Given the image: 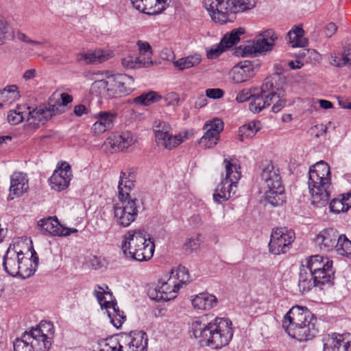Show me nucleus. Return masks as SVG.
Segmentation results:
<instances>
[{"mask_svg":"<svg viewBox=\"0 0 351 351\" xmlns=\"http://www.w3.org/2000/svg\"><path fill=\"white\" fill-rule=\"evenodd\" d=\"M189 332L202 346H210L215 349L227 346L233 336L232 322L229 319L216 317L208 322L207 315L192 319Z\"/></svg>","mask_w":351,"mask_h":351,"instance_id":"f257e3e1","label":"nucleus"},{"mask_svg":"<svg viewBox=\"0 0 351 351\" xmlns=\"http://www.w3.org/2000/svg\"><path fill=\"white\" fill-rule=\"evenodd\" d=\"M134 175L121 172L118 185V199L114 204V220L120 226L128 227L135 221L138 213V200L132 198L130 193L134 186Z\"/></svg>","mask_w":351,"mask_h":351,"instance_id":"f03ea898","label":"nucleus"},{"mask_svg":"<svg viewBox=\"0 0 351 351\" xmlns=\"http://www.w3.org/2000/svg\"><path fill=\"white\" fill-rule=\"evenodd\" d=\"M308 184L312 204L317 207L326 205L331 187V173L327 162L321 160L310 168Z\"/></svg>","mask_w":351,"mask_h":351,"instance_id":"7ed1b4c3","label":"nucleus"},{"mask_svg":"<svg viewBox=\"0 0 351 351\" xmlns=\"http://www.w3.org/2000/svg\"><path fill=\"white\" fill-rule=\"evenodd\" d=\"M53 326L43 321L36 328L25 332L14 342V351H48L51 346Z\"/></svg>","mask_w":351,"mask_h":351,"instance_id":"20e7f679","label":"nucleus"},{"mask_svg":"<svg viewBox=\"0 0 351 351\" xmlns=\"http://www.w3.org/2000/svg\"><path fill=\"white\" fill-rule=\"evenodd\" d=\"M274 103L272 111L278 112L286 104L285 90L274 86L269 79L265 80L261 88L252 89V99L249 104L250 111L258 113Z\"/></svg>","mask_w":351,"mask_h":351,"instance_id":"39448f33","label":"nucleus"},{"mask_svg":"<svg viewBox=\"0 0 351 351\" xmlns=\"http://www.w3.org/2000/svg\"><path fill=\"white\" fill-rule=\"evenodd\" d=\"M260 176L267 202L274 206L283 205L286 195L279 168L271 162H267L262 166Z\"/></svg>","mask_w":351,"mask_h":351,"instance_id":"423d86ee","label":"nucleus"},{"mask_svg":"<svg viewBox=\"0 0 351 351\" xmlns=\"http://www.w3.org/2000/svg\"><path fill=\"white\" fill-rule=\"evenodd\" d=\"M121 249L126 257L138 261H146L154 255L155 245L147 239L145 230H130L123 237Z\"/></svg>","mask_w":351,"mask_h":351,"instance_id":"0eeeda50","label":"nucleus"},{"mask_svg":"<svg viewBox=\"0 0 351 351\" xmlns=\"http://www.w3.org/2000/svg\"><path fill=\"white\" fill-rule=\"evenodd\" d=\"M148 338L143 331H132L119 339L112 336L99 343V351H147Z\"/></svg>","mask_w":351,"mask_h":351,"instance_id":"6e6552de","label":"nucleus"},{"mask_svg":"<svg viewBox=\"0 0 351 351\" xmlns=\"http://www.w3.org/2000/svg\"><path fill=\"white\" fill-rule=\"evenodd\" d=\"M256 0H204V5L215 22L226 23L229 14L253 8Z\"/></svg>","mask_w":351,"mask_h":351,"instance_id":"1a4fd4ad","label":"nucleus"},{"mask_svg":"<svg viewBox=\"0 0 351 351\" xmlns=\"http://www.w3.org/2000/svg\"><path fill=\"white\" fill-rule=\"evenodd\" d=\"M223 165L226 177L219 184L213 194V199L217 203L227 201L235 194L238 181L241 177L240 166L234 158H224Z\"/></svg>","mask_w":351,"mask_h":351,"instance_id":"9d476101","label":"nucleus"},{"mask_svg":"<svg viewBox=\"0 0 351 351\" xmlns=\"http://www.w3.org/2000/svg\"><path fill=\"white\" fill-rule=\"evenodd\" d=\"M304 265L309 269L315 281L322 285L333 282L335 270L332 261L328 257L319 255L312 256L305 261Z\"/></svg>","mask_w":351,"mask_h":351,"instance_id":"9b49d317","label":"nucleus"},{"mask_svg":"<svg viewBox=\"0 0 351 351\" xmlns=\"http://www.w3.org/2000/svg\"><path fill=\"white\" fill-rule=\"evenodd\" d=\"M278 36L272 29H267L258 34L253 42H250L243 48L240 47L237 51L241 56H251L256 53L271 51L275 45Z\"/></svg>","mask_w":351,"mask_h":351,"instance_id":"f8f14e48","label":"nucleus"},{"mask_svg":"<svg viewBox=\"0 0 351 351\" xmlns=\"http://www.w3.org/2000/svg\"><path fill=\"white\" fill-rule=\"evenodd\" d=\"M295 239V232L291 229L285 227L273 229L269 243V252L275 255L287 253Z\"/></svg>","mask_w":351,"mask_h":351,"instance_id":"ddd939ff","label":"nucleus"},{"mask_svg":"<svg viewBox=\"0 0 351 351\" xmlns=\"http://www.w3.org/2000/svg\"><path fill=\"white\" fill-rule=\"evenodd\" d=\"M179 289L175 279L166 276L158 280L154 288L149 289L148 294L154 300L169 301L176 298Z\"/></svg>","mask_w":351,"mask_h":351,"instance_id":"4468645a","label":"nucleus"},{"mask_svg":"<svg viewBox=\"0 0 351 351\" xmlns=\"http://www.w3.org/2000/svg\"><path fill=\"white\" fill-rule=\"evenodd\" d=\"M108 97H118L130 94L133 90L132 77L123 74L108 75Z\"/></svg>","mask_w":351,"mask_h":351,"instance_id":"2eb2a0df","label":"nucleus"},{"mask_svg":"<svg viewBox=\"0 0 351 351\" xmlns=\"http://www.w3.org/2000/svg\"><path fill=\"white\" fill-rule=\"evenodd\" d=\"M53 110L45 105H41L32 110H29L27 117V123L24 125V130L27 134H32L40 125L52 117Z\"/></svg>","mask_w":351,"mask_h":351,"instance_id":"dca6fc26","label":"nucleus"},{"mask_svg":"<svg viewBox=\"0 0 351 351\" xmlns=\"http://www.w3.org/2000/svg\"><path fill=\"white\" fill-rule=\"evenodd\" d=\"M223 129V122L220 119H214L206 122L203 128L205 134L199 141V145L204 149L215 147L219 140L220 133Z\"/></svg>","mask_w":351,"mask_h":351,"instance_id":"f3484780","label":"nucleus"},{"mask_svg":"<svg viewBox=\"0 0 351 351\" xmlns=\"http://www.w3.org/2000/svg\"><path fill=\"white\" fill-rule=\"evenodd\" d=\"M72 178L71 165L66 162L58 163L49 182L52 189L61 191L66 189Z\"/></svg>","mask_w":351,"mask_h":351,"instance_id":"a211bd4d","label":"nucleus"},{"mask_svg":"<svg viewBox=\"0 0 351 351\" xmlns=\"http://www.w3.org/2000/svg\"><path fill=\"white\" fill-rule=\"evenodd\" d=\"M316 321L314 315L306 308L301 306H294L286 313L282 321V328H287L294 325L309 323Z\"/></svg>","mask_w":351,"mask_h":351,"instance_id":"6ab92c4d","label":"nucleus"},{"mask_svg":"<svg viewBox=\"0 0 351 351\" xmlns=\"http://www.w3.org/2000/svg\"><path fill=\"white\" fill-rule=\"evenodd\" d=\"M315 322L311 321L309 323L294 325L285 328V330L291 338L299 341H308L313 339L317 332Z\"/></svg>","mask_w":351,"mask_h":351,"instance_id":"aec40b11","label":"nucleus"},{"mask_svg":"<svg viewBox=\"0 0 351 351\" xmlns=\"http://www.w3.org/2000/svg\"><path fill=\"white\" fill-rule=\"evenodd\" d=\"M193 134V132L189 130L180 132L176 135H173L170 132L156 138L155 141L158 147L167 150H172L188 140Z\"/></svg>","mask_w":351,"mask_h":351,"instance_id":"412c9836","label":"nucleus"},{"mask_svg":"<svg viewBox=\"0 0 351 351\" xmlns=\"http://www.w3.org/2000/svg\"><path fill=\"white\" fill-rule=\"evenodd\" d=\"M324 351H351V334H332L326 339Z\"/></svg>","mask_w":351,"mask_h":351,"instance_id":"4be33fe9","label":"nucleus"},{"mask_svg":"<svg viewBox=\"0 0 351 351\" xmlns=\"http://www.w3.org/2000/svg\"><path fill=\"white\" fill-rule=\"evenodd\" d=\"M22 251L19 245H10L3 257L4 270L10 276H16L19 274V261L22 260Z\"/></svg>","mask_w":351,"mask_h":351,"instance_id":"5701e85b","label":"nucleus"},{"mask_svg":"<svg viewBox=\"0 0 351 351\" xmlns=\"http://www.w3.org/2000/svg\"><path fill=\"white\" fill-rule=\"evenodd\" d=\"M134 7L147 14L161 13L167 5V0H130Z\"/></svg>","mask_w":351,"mask_h":351,"instance_id":"b1692460","label":"nucleus"},{"mask_svg":"<svg viewBox=\"0 0 351 351\" xmlns=\"http://www.w3.org/2000/svg\"><path fill=\"white\" fill-rule=\"evenodd\" d=\"M230 75L235 83L246 82L254 75V65L250 61L241 62L232 69Z\"/></svg>","mask_w":351,"mask_h":351,"instance_id":"393cba45","label":"nucleus"},{"mask_svg":"<svg viewBox=\"0 0 351 351\" xmlns=\"http://www.w3.org/2000/svg\"><path fill=\"white\" fill-rule=\"evenodd\" d=\"M94 117L97 121L92 126V131L95 134L99 135L112 128L116 114L110 112L104 111L95 114Z\"/></svg>","mask_w":351,"mask_h":351,"instance_id":"a878e982","label":"nucleus"},{"mask_svg":"<svg viewBox=\"0 0 351 351\" xmlns=\"http://www.w3.org/2000/svg\"><path fill=\"white\" fill-rule=\"evenodd\" d=\"M191 304L194 309L209 311L217 306V297L208 292H202L192 297Z\"/></svg>","mask_w":351,"mask_h":351,"instance_id":"bb28decb","label":"nucleus"},{"mask_svg":"<svg viewBox=\"0 0 351 351\" xmlns=\"http://www.w3.org/2000/svg\"><path fill=\"white\" fill-rule=\"evenodd\" d=\"M29 189V182L27 175L21 172H14L10 177V191L11 195L20 197Z\"/></svg>","mask_w":351,"mask_h":351,"instance_id":"cd10ccee","label":"nucleus"},{"mask_svg":"<svg viewBox=\"0 0 351 351\" xmlns=\"http://www.w3.org/2000/svg\"><path fill=\"white\" fill-rule=\"evenodd\" d=\"M339 237L338 232L333 228L322 230L316 237L315 241L320 248L325 251H330L335 248Z\"/></svg>","mask_w":351,"mask_h":351,"instance_id":"c85d7f7f","label":"nucleus"},{"mask_svg":"<svg viewBox=\"0 0 351 351\" xmlns=\"http://www.w3.org/2000/svg\"><path fill=\"white\" fill-rule=\"evenodd\" d=\"M320 283L315 281L314 276L306 267L304 263H302L300 268L298 287L302 294L310 291L314 287L321 286Z\"/></svg>","mask_w":351,"mask_h":351,"instance_id":"c756f323","label":"nucleus"},{"mask_svg":"<svg viewBox=\"0 0 351 351\" xmlns=\"http://www.w3.org/2000/svg\"><path fill=\"white\" fill-rule=\"evenodd\" d=\"M107 141L114 150L123 151L133 145L136 142V138L131 132L125 131Z\"/></svg>","mask_w":351,"mask_h":351,"instance_id":"7c9ffc66","label":"nucleus"},{"mask_svg":"<svg viewBox=\"0 0 351 351\" xmlns=\"http://www.w3.org/2000/svg\"><path fill=\"white\" fill-rule=\"evenodd\" d=\"M112 57V52L108 50L97 49L80 53L77 56L78 61H84L86 64L102 63Z\"/></svg>","mask_w":351,"mask_h":351,"instance_id":"2f4dec72","label":"nucleus"},{"mask_svg":"<svg viewBox=\"0 0 351 351\" xmlns=\"http://www.w3.org/2000/svg\"><path fill=\"white\" fill-rule=\"evenodd\" d=\"M330 63L337 67L351 65V42L343 44L341 51H335L330 53Z\"/></svg>","mask_w":351,"mask_h":351,"instance_id":"473e14b6","label":"nucleus"},{"mask_svg":"<svg viewBox=\"0 0 351 351\" xmlns=\"http://www.w3.org/2000/svg\"><path fill=\"white\" fill-rule=\"evenodd\" d=\"M22 260L19 261V274L17 276L26 278L33 275L36 271L38 263V257L35 252L32 254V261L30 258L25 257L23 252H22Z\"/></svg>","mask_w":351,"mask_h":351,"instance_id":"72a5a7b5","label":"nucleus"},{"mask_svg":"<svg viewBox=\"0 0 351 351\" xmlns=\"http://www.w3.org/2000/svg\"><path fill=\"white\" fill-rule=\"evenodd\" d=\"M38 225L45 232L52 235L60 236V234H68L56 218L49 217L41 219L38 221Z\"/></svg>","mask_w":351,"mask_h":351,"instance_id":"f704fd0d","label":"nucleus"},{"mask_svg":"<svg viewBox=\"0 0 351 351\" xmlns=\"http://www.w3.org/2000/svg\"><path fill=\"white\" fill-rule=\"evenodd\" d=\"M105 308L112 325L117 328H120L125 320L124 312L121 311L114 302H106Z\"/></svg>","mask_w":351,"mask_h":351,"instance_id":"c9c22d12","label":"nucleus"},{"mask_svg":"<svg viewBox=\"0 0 351 351\" xmlns=\"http://www.w3.org/2000/svg\"><path fill=\"white\" fill-rule=\"evenodd\" d=\"M287 39L293 47H303L308 43L304 36V30L300 27L291 29L287 34Z\"/></svg>","mask_w":351,"mask_h":351,"instance_id":"e433bc0d","label":"nucleus"},{"mask_svg":"<svg viewBox=\"0 0 351 351\" xmlns=\"http://www.w3.org/2000/svg\"><path fill=\"white\" fill-rule=\"evenodd\" d=\"M201 56L198 54L182 58L174 62V66L179 70L188 69L198 65L201 62Z\"/></svg>","mask_w":351,"mask_h":351,"instance_id":"4c0bfd02","label":"nucleus"},{"mask_svg":"<svg viewBox=\"0 0 351 351\" xmlns=\"http://www.w3.org/2000/svg\"><path fill=\"white\" fill-rule=\"evenodd\" d=\"M245 32L244 29L239 28L233 29L230 33L225 34L221 40V45L226 50L232 47L240 40V36Z\"/></svg>","mask_w":351,"mask_h":351,"instance_id":"58836bf2","label":"nucleus"},{"mask_svg":"<svg viewBox=\"0 0 351 351\" xmlns=\"http://www.w3.org/2000/svg\"><path fill=\"white\" fill-rule=\"evenodd\" d=\"M245 32L244 29L239 28L233 29L230 33L225 34L221 40V45L226 50L232 47L240 40V36Z\"/></svg>","mask_w":351,"mask_h":351,"instance_id":"ea45409f","label":"nucleus"},{"mask_svg":"<svg viewBox=\"0 0 351 351\" xmlns=\"http://www.w3.org/2000/svg\"><path fill=\"white\" fill-rule=\"evenodd\" d=\"M169 278H173L176 284H178V287L180 289L182 285H185L189 281V274L185 267L179 266L176 269H173L171 271Z\"/></svg>","mask_w":351,"mask_h":351,"instance_id":"a19ab883","label":"nucleus"},{"mask_svg":"<svg viewBox=\"0 0 351 351\" xmlns=\"http://www.w3.org/2000/svg\"><path fill=\"white\" fill-rule=\"evenodd\" d=\"M335 250L339 255L351 258V241L345 234L339 235L335 245Z\"/></svg>","mask_w":351,"mask_h":351,"instance_id":"79ce46f5","label":"nucleus"},{"mask_svg":"<svg viewBox=\"0 0 351 351\" xmlns=\"http://www.w3.org/2000/svg\"><path fill=\"white\" fill-rule=\"evenodd\" d=\"M162 97L157 92L149 91L143 93L134 99V102L142 106H149L161 99Z\"/></svg>","mask_w":351,"mask_h":351,"instance_id":"37998d69","label":"nucleus"},{"mask_svg":"<svg viewBox=\"0 0 351 351\" xmlns=\"http://www.w3.org/2000/svg\"><path fill=\"white\" fill-rule=\"evenodd\" d=\"M137 46L139 50V56L143 60V64L148 66L152 62L151 60L152 56V50L150 45L146 41L138 40Z\"/></svg>","mask_w":351,"mask_h":351,"instance_id":"c03bdc74","label":"nucleus"},{"mask_svg":"<svg viewBox=\"0 0 351 351\" xmlns=\"http://www.w3.org/2000/svg\"><path fill=\"white\" fill-rule=\"evenodd\" d=\"M108 82L106 80H95L90 86V92L96 96L108 97Z\"/></svg>","mask_w":351,"mask_h":351,"instance_id":"a18cd8bd","label":"nucleus"},{"mask_svg":"<svg viewBox=\"0 0 351 351\" xmlns=\"http://www.w3.org/2000/svg\"><path fill=\"white\" fill-rule=\"evenodd\" d=\"M172 131L171 125L162 120H156L153 123V132L154 133L155 139L162 135L167 134Z\"/></svg>","mask_w":351,"mask_h":351,"instance_id":"49530a36","label":"nucleus"},{"mask_svg":"<svg viewBox=\"0 0 351 351\" xmlns=\"http://www.w3.org/2000/svg\"><path fill=\"white\" fill-rule=\"evenodd\" d=\"M122 64L127 69H137L145 66L141 57L128 56L122 60Z\"/></svg>","mask_w":351,"mask_h":351,"instance_id":"de8ad7c7","label":"nucleus"},{"mask_svg":"<svg viewBox=\"0 0 351 351\" xmlns=\"http://www.w3.org/2000/svg\"><path fill=\"white\" fill-rule=\"evenodd\" d=\"M8 121L12 125H17L25 119L23 112L20 108L9 111L7 117Z\"/></svg>","mask_w":351,"mask_h":351,"instance_id":"09e8293b","label":"nucleus"},{"mask_svg":"<svg viewBox=\"0 0 351 351\" xmlns=\"http://www.w3.org/2000/svg\"><path fill=\"white\" fill-rule=\"evenodd\" d=\"M0 94L8 99L15 100L19 97V92L16 85H9L0 90Z\"/></svg>","mask_w":351,"mask_h":351,"instance_id":"8fccbe9b","label":"nucleus"},{"mask_svg":"<svg viewBox=\"0 0 351 351\" xmlns=\"http://www.w3.org/2000/svg\"><path fill=\"white\" fill-rule=\"evenodd\" d=\"M330 209L334 213H340L348 210V206L345 204L344 200L341 199H334L330 203Z\"/></svg>","mask_w":351,"mask_h":351,"instance_id":"3c124183","label":"nucleus"},{"mask_svg":"<svg viewBox=\"0 0 351 351\" xmlns=\"http://www.w3.org/2000/svg\"><path fill=\"white\" fill-rule=\"evenodd\" d=\"M226 49L221 45L219 44L213 45L211 47L206 50V56L208 59H214L219 56Z\"/></svg>","mask_w":351,"mask_h":351,"instance_id":"603ef678","label":"nucleus"},{"mask_svg":"<svg viewBox=\"0 0 351 351\" xmlns=\"http://www.w3.org/2000/svg\"><path fill=\"white\" fill-rule=\"evenodd\" d=\"M200 242L199 235H195L187 239L184 243V246L186 250L192 252L199 247Z\"/></svg>","mask_w":351,"mask_h":351,"instance_id":"864d4df0","label":"nucleus"},{"mask_svg":"<svg viewBox=\"0 0 351 351\" xmlns=\"http://www.w3.org/2000/svg\"><path fill=\"white\" fill-rule=\"evenodd\" d=\"M9 31V25L5 19L0 16V44L2 45L4 44L6 34Z\"/></svg>","mask_w":351,"mask_h":351,"instance_id":"5fc2aeb1","label":"nucleus"},{"mask_svg":"<svg viewBox=\"0 0 351 351\" xmlns=\"http://www.w3.org/2000/svg\"><path fill=\"white\" fill-rule=\"evenodd\" d=\"M110 294L108 292H106L104 287L101 286L97 287V289L95 291V295L97 298L99 304L101 307L105 308V303L109 302L108 301H106L104 300V295Z\"/></svg>","mask_w":351,"mask_h":351,"instance_id":"6e6d98bb","label":"nucleus"},{"mask_svg":"<svg viewBox=\"0 0 351 351\" xmlns=\"http://www.w3.org/2000/svg\"><path fill=\"white\" fill-rule=\"evenodd\" d=\"M223 95V90L221 88H208L206 90V97L211 99H219L221 98Z\"/></svg>","mask_w":351,"mask_h":351,"instance_id":"4d7b16f0","label":"nucleus"},{"mask_svg":"<svg viewBox=\"0 0 351 351\" xmlns=\"http://www.w3.org/2000/svg\"><path fill=\"white\" fill-rule=\"evenodd\" d=\"M252 89L250 91L248 90H242L237 94L236 97V100L239 103H243L247 101V99L252 100Z\"/></svg>","mask_w":351,"mask_h":351,"instance_id":"13d9d810","label":"nucleus"},{"mask_svg":"<svg viewBox=\"0 0 351 351\" xmlns=\"http://www.w3.org/2000/svg\"><path fill=\"white\" fill-rule=\"evenodd\" d=\"M252 132H250L247 128L244 125L241 126L239 129V138L241 141H244L247 138H251L254 136Z\"/></svg>","mask_w":351,"mask_h":351,"instance_id":"bf43d9fd","label":"nucleus"},{"mask_svg":"<svg viewBox=\"0 0 351 351\" xmlns=\"http://www.w3.org/2000/svg\"><path fill=\"white\" fill-rule=\"evenodd\" d=\"M247 128L250 132H252L255 135L261 128V123L259 121H253L244 125Z\"/></svg>","mask_w":351,"mask_h":351,"instance_id":"052dcab7","label":"nucleus"},{"mask_svg":"<svg viewBox=\"0 0 351 351\" xmlns=\"http://www.w3.org/2000/svg\"><path fill=\"white\" fill-rule=\"evenodd\" d=\"M337 30V25L333 23H329L324 27V32L327 38H330L336 33Z\"/></svg>","mask_w":351,"mask_h":351,"instance_id":"680f3d73","label":"nucleus"},{"mask_svg":"<svg viewBox=\"0 0 351 351\" xmlns=\"http://www.w3.org/2000/svg\"><path fill=\"white\" fill-rule=\"evenodd\" d=\"M73 112L77 117H81L88 114V109L84 105L79 104L74 107Z\"/></svg>","mask_w":351,"mask_h":351,"instance_id":"e2e57ef3","label":"nucleus"},{"mask_svg":"<svg viewBox=\"0 0 351 351\" xmlns=\"http://www.w3.org/2000/svg\"><path fill=\"white\" fill-rule=\"evenodd\" d=\"M207 104V97L206 95H199L195 102V107L196 108H201Z\"/></svg>","mask_w":351,"mask_h":351,"instance_id":"0e129e2a","label":"nucleus"},{"mask_svg":"<svg viewBox=\"0 0 351 351\" xmlns=\"http://www.w3.org/2000/svg\"><path fill=\"white\" fill-rule=\"evenodd\" d=\"M36 75H37L36 70L35 69H31L26 70L24 72V73L23 75V78L25 81H28V80H32L34 77H36Z\"/></svg>","mask_w":351,"mask_h":351,"instance_id":"69168bd1","label":"nucleus"},{"mask_svg":"<svg viewBox=\"0 0 351 351\" xmlns=\"http://www.w3.org/2000/svg\"><path fill=\"white\" fill-rule=\"evenodd\" d=\"M90 261L92 267L95 269H99L103 266V263L99 257L93 256Z\"/></svg>","mask_w":351,"mask_h":351,"instance_id":"338daca9","label":"nucleus"},{"mask_svg":"<svg viewBox=\"0 0 351 351\" xmlns=\"http://www.w3.org/2000/svg\"><path fill=\"white\" fill-rule=\"evenodd\" d=\"M62 104L64 106H66L68 104L73 101V97L67 93H62L60 95Z\"/></svg>","mask_w":351,"mask_h":351,"instance_id":"774afa93","label":"nucleus"}]
</instances>
